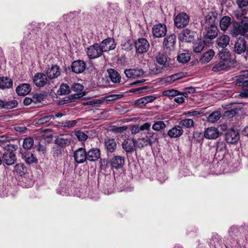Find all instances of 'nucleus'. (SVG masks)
Listing matches in <instances>:
<instances>
[{"label":"nucleus","mask_w":248,"mask_h":248,"mask_svg":"<svg viewBox=\"0 0 248 248\" xmlns=\"http://www.w3.org/2000/svg\"><path fill=\"white\" fill-rule=\"evenodd\" d=\"M248 32V17L243 16L240 21H232L230 33L232 37L245 36Z\"/></svg>","instance_id":"1"},{"label":"nucleus","mask_w":248,"mask_h":248,"mask_svg":"<svg viewBox=\"0 0 248 248\" xmlns=\"http://www.w3.org/2000/svg\"><path fill=\"white\" fill-rule=\"evenodd\" d=\"M17 144H7L4 148L1 160L7 165L13 164L16 161V156L14 151L18 149Z\"/></svg>","instance_id":"2"},{"label":"nucleus","mask_w":248,"mask_h":248,"mask_svg":"<svg viewBox=\"0 0 248 248\" xmlns=\"http://www.w3.org/2000/svg\"><path fill=\"white\" fill-rule=\"evenodd\" d=\"M220 60L216 63L212 67V71L217 72L226 70L229 66L230 62V56L227 52H220Z\"/></svg>","instance_id":"3"},{"label":"nucleus","mask_w":248,"mask_h":248,"mask_svg":"<svg viewBox=\"0 0 248 248\" xmlns=\"http://www.w3.org/2000/svg\"><path fill=\"white\" fill-rule=\"evenodd\" d=\"M217 14L214 12H208L201 20V24L203 27L216 26V21Z\"/></svg>","instance_id":"4"},{"label":"nucleus","mask_w":248,"mask_h":248,"mask_svg":"<svg viewBox=\"0 0 248 248\" xmlns=\"http://www.w3.org/2000/svg\"><path fill=\"white\" fill-rule=\"evenodd\" d=\"M174 24L177 28H182L188 25L189 22V18L186 14L181 13L174 18Z\"/></svg>","instance_id":"5"},{"label":"nucleus","mask_w":248,"mask_h":248,"mask_svg":"<svg viewBox=\"0 0 248 248\" xmlns=\"http://www.w3.org/2000/svg\"><path fill=\"white\" fill-rule=\"evenodd\" d=\"M98 44H94L87 48V54L90 59H95L103 54V51Z\"/></svg>","instance_id":"6"},{"label":"nucleus","mask_w":248,"mask_h":248,"mask_svg":"<svg viewBox=\"0 0 248 248\" xmlns=\"http://www.w3.org/2000/svg\"><path fill=\"white\" fill-rule=\"evenodd\" d=\"M136 51L138 53H144L146 52L149 48V43L145 38L139 39L135 42Z\"/></svg>","instance_id":"7"},{"label":"nucleus","mask_w":248,"mask_h":248,"mask_svg":"<svg viewBox=\"0 0 248 248\" xmlns=\"http://www.w3.org/2000/svg\"><path fill=\"white\" fill-rule=\"evenodd\" d=\"M167 32V27L165 24H157L152 28L153 35L156 38H161L165 36Z\"/></svg>","instance_id":"8"},{"label":"nucleus","mask_w":248,"mask_h":248,"mask_svg":"<svg viewBox=\"0 0 248 248\" xmlns=\"http://www.w3.org/2000/svg\"><path fill=\"white\" fill-rule=\"evenodd\" d=\"M122 146L126 154L134 152L136 150L135 139L127 138L125 139L122 142Z\"/></svg>","instance_id":"9"},{"label":"nucleus","mask_w":248,"mask_h":248,"mask_svg":"<svg viewBox=\"0 0 248 248\" xmlns=\"http://www.w3.org/2000/svg\"><path fill=\"white\" fill-rule=\"evenodd\" d=\"M195 34L194 31L186 29L179 33L178 38L181 42H190L193 39Z\"/></svg>","instance_id":"10"},{"label":"nucleus","mask_w":248,"mask_h":248,"mask_svg":"<svg viewBox=\"0 0 248 248\" xmlns=\"http://www.w3.org/2000/svg\"><path fill=\"white\" fill-rule=\"evenodd\" d=\"M45 74L37 73L33 78V81L35 85L38 87H44L47 82L48 79Z\"/></svg>","instance_id":"11"},{"label":"nucleus","mask_w":248,"mask_h":248,"mask_svg":"<svg viewBox=\"0 0 248 248\" xmlns=\"http://www.w3.org/2000/svg\"><path fill=\"white\" fill-rule=\"evenodd\" d=\"M103 52H108L116 47L114 40L111 38H108L101 42L99 44Z\"/></svg>","instance_id":"12"},{"label":"nucleus","mask_w":248,"mask_h":248,"mask_svg":"<svg viewBox=\"0 0 248 248\" xmlns=\"http://www.w3.org/2000/svg\"><path fill=\"white\" fill-rule=\"evenodd\" d=\"M205 31L203 32V36L205 39L212 40L217 35L218 29L216 26L204 27Z\"/></svg>","instance_id":"13"},{"label":"nucleus","mask_w":248,"mask_h":248,"mask_svg":"<svg viewBox=\"0 0 248 248\" xmlns=\"http://www.w3.org/2000/svg\"><path fill=\"white\" fill-rule=\"evenodd\" d=\"M239 139V136L238 132L233 129H230L226 133L225 140L229 143H236Z\"/></svg>","instance_id":"14"},{"label":"nucleus","mask_w":248,"mask_h":248,"mask_svg":"<svg viewBox=\"0 0 248 248\" xmlns=\"http://www.w3.org/2000/svg\"><path fill=\"white\" fill-rule=\"evenodd\" d=\"M176 44V36L173 34L164 38L163 45L169 51L173 50Z\"/></svg>","instance_id":"15"},{"label":"nucleus","mask_w":248,"mask_h":248,"mask_svg":"<svg viewBox=\"0 0 248 248\" xmlns=\"http://www.w3.org/2000/svg\"><path fill=\"white\" fill-rule=\"evenodd\" d=\"M124 74L128 78H135L143 77L145 72L141 69H129L124 70Z\"/></svg>","instance_id":"16"},{"label":"nucleus","mask_w":248,"mask_h":248,"mask_svg":"<svg viewBox=\"0 0 248 248\" xmlns=\"http://www.w3.org/2000/svg\"><path fill=\"white\" fill-rule=\"evenodd\" d=\"M86 67L85 62L82 60L74 61L71 65L72 71L77 74L82 73L85 70Z\"/></svg>","instance_id":"17"},{"label":"nucleus","mask_w":248,"mask_h":248,"mask_svg":"<svg viewBox=\"0 0 248 248\" xmlns=\"http://www.w3.org/2000/svg\"><path fill=\"white\" fill-rule=\"evenodd\" d=\"M61 69L57 65L52 66L51 68H48L46 71V74L48 78L51 79L58 78L61 75Z\"/></svg>","instance_id":"18"},{"label":"nucleus","mask_w":248,"mask_h":248,"mask_svg":"<svg viewBox=\"0 0 248 248\" xmlns=\"http://www.w3.org/2000/svg\"><path fill=\"white\" fill-rule=\"evenodd\" d=\"M124 157L120 155H115L110 159L112 168L117 170L122 168L124 164Z\"/></svg>","instance_id":"19"},{"label":"nucleus","mask_w":248,"mask_h":248,"mask_svg":"<svg viewBox=\"0 0 248 248\" xmlns=\"http://www.w3.org/2000/svg\"><path fill=\"white\" fill-rule=\"evenodd\" d=\"M75 160L78 163H82L87 159V153L85 150L80 148L76 150L74 154Z\"/></svg>","instance_id":"20"},{"label":"nucleus","mask_w":248,"mask_h":248,"mask_svg":"<svg viewBox=\"0 0 248 248\" xmlns=\"http://www.w3.org/2000/svg\"><path fill=\"white\" fill-rule=\"evenodd\" d=\"M219 130L215 127H210L206 128L204 132V137L208 139H215L218 137Z\"/></svg>","instance_id":"21"},{"label":"nucleus","mask_w":248,"mask_h":248,"mask_svg":"<svg viewBox=\"0 0 248 248\" xmlns=\"http://www.w3.org/2000/svg\"><path fill=\"white\" fill-rule=\"evenodd\" d=\"M234 51L237 54L244 52L246 49V42L243 38L240 37L234 45Z\"/></svg>","instance_id":"22"},{"label":"nucleus","mask_w":248,"mask_h":248,"mask_svg":"<svg viewBox=\"0 0 248 248\" xmlns=\"http://www.w3.org/2000/svg\"><path fill=\"white\" fill-rule=\"evenodd\" d=\"M105 149L108 153H113L117 148L115 140L112 138L106 139L104 142Z\"/></svg>","instance_id":"23"},{"label":"nucleus","mask_w":248,"mask_h":248,"mask_svg":"<svg viewBox=\"0 0 248 248\" xmlns=\"http://www.w3.org/2000/svg\"><path fill=\"white\" fill-rule=\"evenodd\" d=\"M230 41V37L227 35L219 36L216 41L217 47L224 48L229 45Z\"/></svg>","instance_id":"24"},{"label":"nucleus","mask_w":248,"mask_h":248,"mask_svg":"<svg viewBox=\"0 0 248 248\" xmlns=\"http://www.w3.org/2000/svg\"><path fill=\"white\" fill-rule=\"evenodd\" d=\"M31 89L30 84L24 83L18 86L16 89V92L18 95L24 96L29 93Z\"/></svg>","instance_id":"25"},{"label":"nucleus","mask_w":248,"mask_h":248,"mask_svg":"<svg viewBox=\"0 0 248 248\" xmlns=\"http://www.w3.org/2000/svg\"><path fill=\"white\" fill-rule=\"evenodd\" d=\"M100 157V151L97 148H92L87 153V159L91 161H95Z\"/></svg>","instance_id":"26"},{"label":"nucleus","mask_w":248,"mask_h":248,"mask_svg":"<svg viewBox=\"0 0 248 248\" xmlns=\"http://www.w3.org/2000/svg\"><path fill=\"white\" fill-rule=\"evenodd\" d=\"M183 132L181 126H175L168 131V135L170 138H176L180 137L183 134Z\"/></svg>","instance_id":"27"},{"label":"nucleus","mask_w":248,"mask_h":248,"mask_svg":"<svg viewBox=\"0 0 248 248\" xmlns=\"http://www.w3.org/2000/svg\"><path fill=\"white\" fill-rule=\"evenodd\" d=\"M237 80L239 85L248 86V70L242 71L241 74L237 76Z\"/></svg>","instance_id":"28"},{"label":"nucleus","mask_w":248,"mask_h":248,"mask_svg":"<svg viewBox=\"0 0 248 248\" xmlns=\"http://www.w3.org/2000/svg\"><path fill=\"white\" fill-rule=\"evenodd\" d=\"M13 85L12 80L7 77H0V88L2 89L10 88Z\"/></svg>","instance_id":"29"},{"label":"nucleus","mask_w":248,"mask_h":248,"mask_svg":"<svg viewBox=\"0 0 248 248\" xmlns=\"http://www.w3.org/2000/svg\"><path fill=\"white\" fill-rule=\"evenodd\" d=\"M108 72L112 82L117 83L120 82L121 77L116 70L113 69H109L108 70Z\"/></svg>","instance_id":"30"},{"label":"nucleus","mask_w":248,"mask_h":248,"mask_svg":"<svg viewBox=\"0 0 248 248\" xmlns=\"http://www.w3.org/2000/svg\"><path fill=\"white\" fill-rule=\"evenodd\" d=\"M216 150V155L217 153L223 154L226 150V146L225 143L223 141H218L217 142L216 145L214 146L212 148Z\"/></svg>","instance_id":"31"},{"label":"nucleus","mask_w":248,"mask_h":248,"mask_svg":"<svg viewBox=\"0 0 248 248\" xmlns=\"http://www.w3.org/2000/svg\"><path fill=\"white\" fill-rule=\"evenodd\" d=\"M205 45L204 41L199 40L193 43V50L195 53H200L204 48Z\"/></svg>","instance_id":"32"},{"label":"nucleus","mask_w":248,"mask_h":248,"mask_svg":"<svg viewBox=\"0 0 248 248\" xmlns=\"http://www.w3.org/2000/svg\"><path fill=\"white\" fill-rule=\"evenodd\" d=\"M185 76L184 73H178L164 78L163 81L166 83H171L176 80L179 79Z\"/></svg>","instance_id":"33"},{"label":"nucleus","mask_w":248,"mask_h":248,"mask_svg":"<svg viewBox=\"0 0 248 248\" xmlns=\"http://www.w3.org/2000/svg\"><path fill=\"white\" fill-rule=\"evenodd\" d=\"M231 23V18L227 16L222 18L220 21V29L223 31H226Z\"/></svg>","instance_id":"34"},{"label":"nucleus","mask_w":248,"mask_h":248,"mask_svg":"<svg viewBox=\"0 0 248 248\" xmlns=\"http://www.w3.org/2000/svg\"><path fill=\"white\" fill-rule=\"evenodd\" d=\"M136 149H143L144 147L149 145L146 139L144 137L139 138L137 140L135 139Z\"/></svg>","instance_id":"35"},{"label":"nucleus","mask_w":248,"mask_h":248,"mask_svg":"<svg viewBox=\"0 0 248 248\" xmlns=\"http://www.w3.org/2000/svg\"><path fill=\"white\" fill-rule=\"evenodd\" d=\"M214 55V51L212 49H210L203 54L200 60L202 63L208 62L211 60Z\"/></svg>","instance_id":"36"},{"label":"nucleus","mask_w":248,"mask_h":248,"mask_svg":"<svg viewBox=\"0 0 248 248\" xmlns=\"http://www.w3.org/2000/svg\"><path fill=\"white\" fill-rule=\"evenodd\" d=\"M177 58L179 62L186 63L190 60V55L188 52L181 53L178 55Z\"/></svg>","instance_id":"37"},{"label":"nucleus","mask_w":248,"mask_h":248,"mask_svg":"<svg viewBox=\"0 0 248 248\" xmlns=\"http://www.w3.org/2000/svg\"><path fill=\"white\" fill-rule=\"evenodd\" d=\"M221 114L219 111H216L211 113L207 117V120L209 122L215 123L219 120Z\"/></svg>","instance_id":"38"},{"label":"nucleus","mask_w":248,"mask_h":248,"mask_svg":"<svg viewBox=\"0 0 248 248\" xmlns=\"http://www.w3.org/2000/svg\"><path fill=\"white\" fill-rule=\"evenodd\" d=\"M23 159L25 160L26 162L29 164L36 163L37 159L35 157L34 155L30 152L25 153L23 155Z\"/></svg>","instance_id":"39"},{"label":"nucleus","mask_w":248,"mask_h":248,"mask_svg":"<svg viewBox=\"0 0 248 248\" xmlns=\"http://www.w3.org/2000/svg\"><path fill=\"white\" fill-rule=\"evenodd\" d=\"M166 127V124L164 122L159 121L155 122L152 125V129L155 131H161Z\"/></svg>","instance_id":"40"},{"label":"nucleus","mask_w":248,"mask_h":248,"mask_svg":"<svg viewBox=\"0 0 248 248\" xmlns=\"http://www.w3.org/2000/svg\"><path fill=\"white\" fill-rule=\"evenodd\" d=\"M149 146H152L153 144L158 140L157 135L154 132L148 133V136L146 138Z\"/></svg>","instance_id":"41"},{"label":"nucleus","mask_w":248,"mask_h":248,"mask_svg":"<svg viewBox=\"0 0 248 248\" xmlns=\"http://www.w3.org/2000/svg\"><path fill=\"white\" fill-rule=\"evenodd\" d=\"M156 61L159 64L164 66L167 62V57L164 54L159 53L156 57Z\"/></svg>","instance_id":"42"},{"label":"nucleus","mask_w":248,"mask_h":248,"mask_svg":"<svg viewBox=\"0 0 248 248\" xmlns=\"http://www.w3.org/2000/svg\"><path fill=\"white\" fill-rule=\"evenodd\" d=\"M14 170L21 176L25 173L26 168L23 164L19 163L15 166Z\"/></svg>","instance_id":"43"},{"label":"nucleus","mask_w":248,"mask_h":248,"mask_svg":"<svg viewBox=\"0 0 248 248\" xmlns=\"http://www.w3.org/2000/svg\"><path fill=\"white\" fill-rule=\"evenodd\" d=\"M33 143L34 140L32 138H26L24 140L22 146L24 149L29 150L31 148Z\"/></svg>","instance_id":"44"},{"label":"nucleus","mask_w":248,"mask_h":248,"mask_svg":"<svg viewBox=\"0 0 248 248\" xmlns=\"http://www.w3.org/2000/svg\"><path fill=\"white\" fill-rule=\"evenodd\" d=\"M180 125L186 128H191L194 126V122L192 119H186L180 122Z\"/></svg>","instance_id":"45"},{"label":"nucleus","mask_w":248,"mask_h":248,"mask_svg":"<svg viewBox=\"0 0 248 248\" xmlns=\"http://www.w3.org/2000/svg\"><path fill=\"white\" fill-rule=\"evenodd\" d=\"M162 94L168 97H175L179 94V92L174 89L168 90L163 91Z\"/></svg>","instance_id":"46"},{"label":"nucleus","mask_w":248,"mask_h":248,"mask_svg":"<svg viewBox=\"0 0 248 248\" xmlns=\"http://www.w3.org/2000/svg\"><path fill=\"white\" fill-rule=\"evenodd\" d=\"M70 93V88L66 84H62L61 85L60 89L58 91L59 95H65Z\"/></svg>","instance_id":"47"},{"label":"nucleus","mask_w":248,"mask_h":248,"mask_svg":"<svg viewBox=\"0 0 248 248\" xmlns=\"http://www.w3.org/2000/svg\"><path fill=\"white\" fill-rule=\"evenodd\" d=\"M56 143L62 147L68 145L70 143V140L63 138H59L56 140Z\"/></svg>","instance_id":"48"},{"label":"nucleus","mask_w":248,"mask_h":248,"mask_svg":"<svg viewBox=\"0 0 248 248\" xmlns=\"http://www.w3.org/2000/svg\"><path fill=\"white\" fill-rule=\"evenodd\" d=\"M44 98L45 95L42 93L34 94V96L32 97L33 104L40 103L44 100Z\"/></svg>","instance_id":"49"},{"label":"nucleus","mask_w":248,"mask_h":248,"mask_svg":"<svg viewBox=\"0 0 248 248\" xmlns=\"http://www.w3.org/2000/svg\"><path fill=\"white\" fill-rule=\"evenodd\" d=\"M127 129V126L126 125H123L122 126H117L115 125L112 126L111 127V130L115 133H119L125 131Z\"/></svg>","instance_id":"50"},{"label":"nucleus","mask_w":248,"mask_h":248,"mask_svg":"<svg viewBox=\"0 0 248 248\" xmlns=\"http://www.w3.org/2000/svg\"><path fill=\"white\" fill-rule=\"evenodd\" d=\"M51 119H54L55 117L52 115L46 116L39 119L38 120L37 123L39 124H42L48 122Z\"/></svg>","instance_id":"51"},{"label":"nucleus","mask_w":248,"mask_h":248,"mask_svg":"<svg viewBox=\"0 0 248 248\" xmlns=\"http://www.w3.org/2000/svg\"><path fill=\"white\" fill-rule=\"evenodd\" d=\"M75 136L80 141H85L88 138V136L86 134L80 131H76Z\"/></svg>","instance_id":"52"},{"label":"nucleus","mask_w":248,"mask_h":248,"mask_svg":"<svg viewBox=\"0 0 248 248\" xmlns=\"http://www.w3.org/2000/svg\"><path fill=\"white\" fill-rule=\"evenodd\" d=\"M12 140V137L6 135L0 136V144L2 145L3 144H6L10 142Z\"/></svg>","instance_id":"53"},{"label":"nucleus","mask_w":248,"mask_h":248,"mask_svg":"<svg viewBox=\"0 0 248 248\" xmlns=\"http://www.w3.org/2000/svg\"><path fill=\"white\" fill-rule=\"evenodd\" d=\"M77 123V122L76 120L65 121L62 122V124L64 127H70L75 125Z\"/></svg>","instance_id":"54"},{"label":"nucleus","mask_w":248,"mask_h":248,"mask_svg":"<svg viewBox=\"0 0 248 248\" xmlns=\"http://www.w3.org/2000/svg\"><path fill=\"white\" fill-rule=\"evenodd\" d=\"M123 97L122 94H111L106 97V100L108 101L115 100Z\"/></svg>","instance_id":"55"},{"label":"nucleus","mask_w":248,"mask_h":248,"mask_svg":"<svg viewBox=\"0 0 248 248\" xmlns=\"http://www.w3.org/2000/svg\"><path fill=\"white\" fill-rule=\"evenodd\" d=\"M221 240V238L218 235L216 234L212 236L211 240V243L215 247L216 245L220 243Z\"/></svg>","instance_id":"56"},{"label":"nucleus","mask_w":248,"mask_h":248,"mask_svg":"<svg viewBox=\"0 0 248 248\" xmlns=\"http://www.w3.org/2000/svg\"><path fill=\"white\" fill-rule=\"evenodd\" d=\"M140 131V125L138 124L132 125L130 127V132L132 135L138 134Z\"/></svg>","instance_id":"57"},{"label":"nucleus","mask_w":248,"mask_h":248,"mask_svg":"<svg viewBox=\"0 0 248 248\" xmlns=\"http://www.w3.org/2000/svg\"><path fill=\"white\" fill-rule=\"evenodd\" d=\"M236 4L240 8H243L248 5V0H236Z\"/></svg>","instance_id":"58"},{"label":"nucleus","mask_w":248,"mask_h":248,"mask_svg":"<svg viewBox=\"0 0 248 248\" xmlns=\"http://www.w3.org/2000/svg\"><path fill=\"white\" fill-rule=\"evenodd\" d=\"M72 89L75 92H80L83 89V86L80 83H74L72 86Z\"/></svg>","instance_id":"59"},{"label":"nucleus","mask_w":248,"mask_h":248,"mask_svg":"<svg viewBox=\"0 0 248 248\" xmlns=\"http://www.w3.org/2000/svg\"><path fill=\"white\" fill-rule=\"evenodd\" d=\"M145 100L144 99V97H142L141 98L138 99L136 101L135 104L137 106H139L140 107H143L146 104L145 103Z\"/></svg>","instance_id":"60"},{"label":"nucleus","mask_w":248,"mask_h":248,"mask_svg":"<svg viewBox=\"0 0 248 248\" xmlns=\"http://www.w3.org/2000/svg\"><path fill=\"white\" fill-rule=\"evenodd\" d=\"M76 16L75 12H71L64 16L66 22H69Z\"/></svg>","instance_id":"61"},{"label":"nucleus","mask_w":248,"mask_h":248,"mask_svg":"<svg viewBox=\"0 0 248 248\" xmlns=\"http://www.w3.org/2000/svg\"><path fill=\"white\" fill-rule=\"evenodd\" d=\"M151 125L148 123H144L143 124L140 126V131L148 130L150 129Z\"/></svg>","instance_id":"62"},{"label":"nucleus","mask_w":248,"mask_h":248,"mask_svg":"<svg viewBox=\"0 0 248 248\" xmlns=\"http://www.w3.org/2000/svg\"><path fill=\"white\" fill-rule=\"evenodd\" d=\"M174 101L179 104H181L184 102L185 98L183 96L178 95L174 97Z\"/></svg>","instance_id":"63"},{"label":"nucleus","mask_w":248,"mask_h":248,"mask_svg":"<svg viewBox=\"0 0 248 248\" xmlns=\"http://www.w3.org/2000/svg\"><path fill=\"white\" fill-rule=\"evenodd\" d=\"M239 96L241 97H248V89L243 90L239 93Z\"/></svg>","instance_id":"64"}]
</instances>
